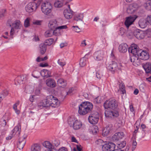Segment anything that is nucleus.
<instances>
[{"instance_id":"3","label":"nucleus","mask_w":151,"mask_h":151,"mask_svg":"<svg viewBox=\"0 0 151 151\" xmlns=\"http://www.w3.org/2000/svg\"><path fill=\"white\" fill-rule=\"evenodd\" d=\"M49 107H55L58 106L60 104V102L58 101V99L53 95H50L48 96V104Z\"/></svg>"},{"instance_id":"16","label":"nucleus","mask_w":151,"mask_h":151,"mask_svg":"<svg viewBox=\"0 0 151 151\" xmlns=\"http://www.w3.org/2000/svg\"><path fill=\"white\" fill-rule=\"evenodd\" d=\"M124 135V133L122 132L115 133L112 137V139L114 142H117L120 140Z\"/></svg>"},{"instance_id":"28","label":"nucleus","mask_w":151,"mask_h":151,"mask_svg":"<svg viewBox=\"0 0 151 151\" xmlns=\"http://www.w3.org/2000/svg\"><path fill=\"white\" fill-rule=\"evenodd\" d=\"M143 67L147 73H151V63H146L143 65Z\"/></svg>"},{"instance_id":"36","label":"nucleus","mask_w":151,"mask_h":151,"mask_svg":"<svg viewBox=\"0 0 151 151\" xmlns=\"http://www.w3.org/2000/svg\"><path fill=\"white\" fill-rule=\"evenodd\" d=\"M9 119L8 117L6 115H4L3 117V120L1 121V125L3 126L6 125V121H8Z\"/></svg>"},{"instance_id":"41","label":"nucleus","mask_w":151,"mask_h":151,"mask_svg":"<svg viewBox=\"0 0 151 151\" xmlns=\"http://www.w3.org/2000/svg\"><path fill=\"white\" fill-rule=\"evenodd\" d=\"M144 6L145 9L147 10L151 9V1H147L144 4Z\"/></svg>"},{"instance_id":"26","label":"nucleus","mask_w":151,"mask_h":151,"mask_svg":"<svg viewBox=\"0 0 151 151\" xmlns=\"http://www.w3.org/2000/svg\"><path fill=\"white\" fill-rule=\"evenodd\" d=\"M57 84L59 86L64 88L67 85V83L66 81L62 78H60L57 81Z\"/></svg>"},{"instance_id":"46","label":"nucleus","mask_w":151,"mask_h":151,"mask_svg":"<svg viewBox=\"0 0 151 151\" xmlns=\"http://www.w3.org/2000/svg\"><path fill=\"white\" fill-rule=\"evenodd\" d=\"M126 145V142L125 141H123L120 144H118V147H119V148H120L121 149V148L124 147Z\"/></svg>"},{"instance_id":"60","label":"nucleus","mask_w":151,"mask_h":151,"mask_svg":"<svg viewBox=\"0 0 151 151\" xmlns=\"http://www.w3.org/2000/svg\"><path fill=\"white\" fill-rule=\"evenodd\" d=\"M71 141L73 142L78 143L77 141L74 136H73L71 137Z\"/></svg>"},{"instance_id":"57","label":"nucleus","mask_w":151,"mask_h":151,"mask_svg":"<svg viewBox=\"0 0 151 151\" xmlns=\"http://www.w3.org/2000/svg\"><path fill=\"white\" fill-rule=\"evenodd\" d=\"M147 19L148 23L151 25V15L147 16Z\"/></svg>"},{"instance_id":"47","label":"nucleus","mask_w":151,"mask_h":151,"mask_svg":"<svg viewBox=\"0 0 151 151\" xmlns=\"http://www.w3.org/2000/svg\"><path fill=\"white\" fill-rule=\"evenodd\" d=\"M92 132L94 134L97 133L99 132V128L97 126L95 125L93 127Z\"/></svg>"},{"instance_id":"5","label":"nucleus","mask_w":151,"mask_h":151,"mask_svg":"<svg viewBox=\"0 0 151 151\" xmlns=\"http://www.w3.org/2000/svg\"><path fill=\"white\" fill-rule=\"evenodd\" d=\"M68 123L70 127H72L75 130H78L82 126L81 122L78 120H74L69 119Z\"/></svg>"},{"instance_id":"19","label":"nucleus","mask_w":151,"mask_h":151,"mask_svg":"<svg viewBox=\"0 0 151 151\" xmlns=\"http://www.w3.org/2000/svg\"><path fill=\"white\" fill-rule=\"evenodd\" d=\"M26 80V77L24 75L19 76L15 80V84L16 85L23 83V81Z\"/></svg>"},{"instance_id":"23","label":"nucleus","mask_w":151,"mask_h":151,"mask_svg":"<svg viewBox=\"0 0 151 151\" xmlns=\"http://www.w3.org/2000/svg\"><path fill=\"white\" fill-rule=\"evenodd\" d=\"M128 48V45L127 44L122 43L119 45V50L120 52L124 53L127 51Z\"/></svg>"},{"instance_id":"42","label":"nucleus","mask_w":151,"mask_h":151,"mask_svg":"<svg viewBox=\"0 0 151 151\" xmlns=\"http://www.w3.org/2000/svg\"><path fill=\"white\" fill-rule=\"evenodd\" d=\"M29 21L30 18H27L25 20L24 25L25 27L27 28L30 25Z\"/></svg>"},{"instance_id":"6","label":"nucleus","mask_w":151,"mask_h":151,"mask_svg":"<svg viewBox=\"0 0 151 151\" xmlns=\"http://www.w3.org/2000/svg\"><path fill=\"white\" fill-rule=\"evenodd\" d=\"M37 7V4L33 2H30L27 5L25 6V9L27 12L30 13L35 11Z\"/></svg>"},{"instance_id":"29","label":"nucleus","mask_w":151,"mask_h":151,"mask_svg":"<svg viewBox=\"0 0 151 151\" xmlns=\"http://www.w3.org/2000/svg\"><path fill=\"white\" fill-rule=\"evenodd\" d=\"M63 0H56L54 3V6L55 8H60L63 6Z\"/></svg>"},{"instance_id":"32","label":"nucleus","mask_w":151,"mask_h":151,"mask_svg":"<svg viewBox=\"0 0 151 151\" xmlns=\"http://www.w3.org/2000/svg\"><path fill=\"white\" fill-rule=\"evenodd\" d=\"M47 101L46 99L43 100L42 102H40L38 104V107L40 109L46 107Z\"/></svg>"},{"instance_id":"59","label":"nucleus","mask_w":151,"mask_h":151,"mask_svg":"<svg viewBox=\"0 0 151 151\" xmlns=\"http://www.w3.org/2000/svg\"><path fill=\"white\" fill-rule=\"evenodd\" d=\"M58 64L62 66H63L65 65V62H62L60 60H58Z\"/></svg>"},{"instance_id":"44","label":"nucleus","mask_w":151,"mask_h":151,"mask_svg":"<svg viewBox=\"0 0 151 151\" xmlns=\"http://www.w3.org/2000/svg\"><path fill=\"white\" fill-rule=\"evenodd\" d=\"M110 131L106 127L102 131V135L103 136H105L107 135L109 133Z\"/></svg>"},{"instance_id":"31","label":"nucleus","mask_w":151,"mask_h":151,"mask_svg":"<svg viewBox=\"0 0 151 151\" xmlns=\"http://www.w3.org/2000/svg\"><path fill=\"white\" fill-rule=\"evenodd\" d=\"M88 120L90 123L91 124H96L98 122L99 119L93 117L89 116Z\"/></svg>"},{"instance_id":"38","label":"nucleus","mask_w":151,"mask_h":151,"mask_svg":"<svg viewBox=\"0 0 151 151\" xmlns=\"http://www.w3.org/2000/svg\"><path fill=\"white\" fill-rule=\"evenodd\" d=\"M41 76L43 77V79H45L47 78V70L43 69L40 72Z\"/></svg>"},{"instance_id":"21","label":"nucleus","mask_w":151,"mask_h":151,"mask_svg":"<svg viewBox=\"0 0 151 151\" xmlns=\"http://www.w3.org/2000/svg\"><path fill=\"white\" fill-rule=\"evenodd\" d=\"M21 126L20 123H19L17 125L15 126L12 131V135L19 136L21 132Z\"/></svg>"},{"instance_id":"8","label":"nucleus","mask_w":151,"mask_h":151,"mask_svg":"<svg viewBox=\"0 0 151 151\" xmlns=\"http://www.w3.org/2000/svg\"><path fill=\"white\" fill-rule=\"evenodd\" d=\"M22 25L21 22L19 20H16L12 24V27L11 28L10 32V35L11 36H12L14 32V29H19L21 28Z\"/></svg>"},{"instance_id":"58","label":"nucleus","mask_w":151,"mask_h":151,"mask_svg":"<svg viewBox=\"0 0 151 151\" xmlns=\"http://www.w3.org/2000/svg\"><path fill=\"white\" fill-rule=\"evenodd\" d=\"M129 107L130 111L133 112L134 115V110L132 104H131L130 105Z\"/></svg>"},{"instance_id":"13","label":"nucleus","mask_w":151,"mask_h":151,"mask_svg":"<svg viewBox=\"0 0 151 151\" xmlns=\"http://www.w3.org/2000/svg\"><path fill=\"white\" fill-rule=\"evenodd\" d=\"M139 50L140 49L137 48V45L135 44H132L131 47L128 48L129 52L132 53L133 55H137Z\"/></svg>"},{"instance_id":"48","label":"nucleus","mask_w":151,"mask_h":151,"mask_svg":"<svg viewBox=\"0 0 151 151\" xmlns=\"http://www.w3.org/2000/svg\"><path fill=\"white\" fill-rule=\"evenodd\" d=\"M40 93V86H39L37 88H36L35 93L36 95H38Z\"/></svg>"},{"instance_id":"24","label":"nucleus","mask_w":151,"mask_h":151,"mask_svg":"<svg viewBox=\"0 0 151 151\" xmlns=\"http://www.w3.org/2000/svg\"><path fill=\"white\" fill-rule=\"evenodd\" d=\"M47 44V42L40 44L39 45L40 50L41 54H44L46 51Z\"/></svg>"},{"instance_id":"30","label":"nucleus","mask_w":151,"mask_h":151,"mask_svg":"<svg viewBox=\"0 0 151 151\" xmlns=\"http://www.w3.org/2000/svg\"><path fill=\"white\" fill-rule=\"evenodd\" d=\"M40 146L38 144H33L31 147V151H40Z\"/></svg>"},{"instance_id":"43","label":"nucleus","mask_w":151,"mask_h":151,"mask_svg":"<svg viewBox=\"0 0 151 151\" xmlns=\"http://www.w3.org/2000/svg\"><path fill=\"white\" fill-rule=\"evenodd\" d=\"M102 100L101 96H98L95 98L93 100L94 102L96 104H99L101 103Z\"/></svg>"},{"instance_id":"22","label":"nucleus","mask_w":151,"mask_h":151,"mask_svg":"<svg viewBox=\"0 0 151 151\" xmlns=\"http://www.w3.org/2000/svg\"><path fill=\"white\" fill-rule=\"evenodd\" d=\"M57 22L55 20L52 19L49 21L48 26L52 30H54L55 29L58 25Z\"/></svg>"},{"instance_id":"10","label":"nucleus","mask_w":151,"mask_h":151,"mask_svg":"<svg viewBox=\"0 0 151 151\" xmlns=\"http://www.w3.org/2000/svg\"><path fill=\"white\" fill-rule=\"evenodd\" d=\"M134 34L137 39L141 40L145 37L146 35V33L142 30L137 29L134 31Z\"/></svg>"},{"instance_id":"7","label":"nucleus","mask_w":151,"mask_h":151,"mask_svg":"<svg viewBox=\"0 0 151 151\" xmlns=\"http://www.w3.org/2000/svg\"><path fill=\"white\" fill-rule=\"evenodd\" d=\"M105 115L106 117L114 118L119 116V113L116 110H106L105 112Z\"/></svg>"},{"instance_id":"33","label":"nucleus","mask_w":151,"mask_h":151,"mask_svg":"<svg viewBox=\"0 0 151 151\" xmlns=\"http://www.w3.org/2000/svg\"><path fill=\"white\" fill-rule=\"evenodd\" d=\"M86 55L84 57L82 58L80 60L79 64L81 67L85 66L87 62V59L86 57Z\"/></svg>"},{"instance_id":"53","label":"nucleus","mask_w":151,"mask_h":151,"mask_svg":"<svg viewBox=\"0 0 151 151\" xmlns=\"http://www.w3.org/2000/svg\"><path fill=\"white\" fill-rule=\"evenodd\" d=\"M67 27L66 25H63L60 26L56 27V29H66L67 28Z\"/></svg>"},{"instance_id":"49","label":"nucleus","mask_w":151,"mask_h":151,"mask_svg":"<svg viewBox=\"0 0 151 151\" xmlns=\"http://www.w3.org/2000/svg\"><path fill=\"white\" fill-rule=\"evenodd\" d=\"M42 22L41 20H36L33 22V24L35 25H41Z\"/></svg>"},{"instance_id":"64","label":"nucleus","mask_w":151,"mask_h":151,"mask_svg":"<svg viewBox=\"0 0 151 151\" xmlns=\"http://www.w3.org/2000/svg\"><path fill=\"white\" fill-rule=\"evenodd\" d=\"M19 104V103L17 102L14 104L13 106V108L14 110L16 109H17V106Z\"/></svg>"},{"instance_id":"2","label":"nucleus","mask_w":151,"mask_h":151,"mask_svg":"<svg viewBox=\"0 0 151 151\" xmlns=\"http://www.w3.org/2000/svg\"><path fill=\"white\" fill-rule=\"evenodd\" d=\"M118 103L114 99H110L105 101L104 106L105 109H116L118 106Z\"/></svg>"},{"instance_id":"45","label":"nucleus","mask_w":151,"mask_h":151,"mask_svg":"<svg viewBox=\"0 0 151 151\" xmlns=\"http://www.w3.org/2000/svg\"><path fill=\"white\" fill-rule=\"evenodd\" d=\"M47 59V57L46 56L43 58H41L40 57H38L36 59V61L37 62H40L41 61H43L46 60Z\"/></svg>"},{"instance_id":"40","label":"nucleus","mask_w":151,"mask_h":151,"mask_svg":"<svg viewBox=\"0 0 151 151\" xmlns=\"http://www.w3.org/2000/svg\"><path fill=\"white\" fill-rule=\"evenodd\" d=\"M89 116L93 117L99 119V113L95 111H92Z\"/></svg>"},{"instance_id":"18","label":"nucleus","mask_w":151,"mask_h":151,"mask_svg":"<svg viewBox=\"0 0 151 151\" xmlns=\"http://www.w3.org/2000/svg\"><path fill=\"white\" fill-rule=\"evenodd\" d=\"M54 10L52 4L49 3L48 5V18H51L54 16Z\"/></svg>"},{"instance_id":"63","label":"nucleus","mask_w":151,"mask_h":151,"mask_svg":"<svg viewBox=\"0 0 151 151\" xmlns=\"http://www.w3.org/2000/svg\"><path fill=\"white\" fill-rule=\"evenodd\" d=\"M86 41V40H84L81 42V46L84 47L86 45V44L85 42Z\"/></svg>"},{"instance_id":"54","label":"nucleus","mask_w":151,"mask_h":151,"mask_svg":"<svg viewBox=\"0 0 151 151\" xmlns=\"http://www.w3.org/2000/svg\"><path fill=\"white\" fill-rule=\"evenodd\" d=\"M8 91L6 90H5L3 91V94L2 96H0V98L1 99L2 98H3L5 96H6L8 95Z\"/></svg>"},{"instance_id":"50","label":"nucleus","mask_w":151,"mask_h":151,"mask_svg":"<svg viewBox=\"0 0 151 151\" xmlns=\"http://www.w3.org/2000/svg\"><path fill=\"white\" fill-rule=\"evenodd\" d=\"M96 76L99 79H101L102 76V74L101 72L100 71H97L96 73Z\"/></svg>"},{"instance_id":"12","label":"nucleus","mask_w":151,"mask_h":151,"mask_svg":"<svg viewBox=\"0 0 151 151\" xmlns=\"http://www.w3.org/2000/svg\"><path fill=\"white\" fill-rule=\"evenodd\" d=\"M26 135H23L19 138L17 144V147L19 150L22 149L24 147L26 142Z\"/></svg>"},{"instance_id":"11","label":"nucleus","mask_w":151,"mask_h":151,"mask_svg":"<svg viewBox=\"0 0 151 151\" xmlns=\"http://www.w3.org/2000/svg\"><path fill=\"white\" fill-rule=\"evenodd\" d=\"M104 52L103 50H99L96 51L94 53V58L96 60H101L104 58Z\"/></svg>"},{"instance_id":"17","label":"nucleus","mask_w":151,"mask_h":151,"mask_svg":"<svg viewBox=\"0 0 151 151\" xmlns=\"http://www.w3.org/2000/svg\"><path fill=\"white\" fill-rule=\"evenodd\" d=\"M137 18L132 16H130L126 18L124 24L127 28H128L130 25L132 24Z\"/></svg>"},{"instance_id":"55","label":"nucleus","mask_w":151,"mask_h":151,"mask_svg":"<svg viewBox=\"0 0 151 151\" xmlns=\"http://www.w3.org/2000/svg\"><path fill=\"white\" fill-rule=\"evenodd\" d=\"M125 32V30L123 28H121L120 29L119 34L121 36L123 35Z\"/></svg>"},{"instance_id":"4","label":"nucleus","mask_w":151,"mask_h":151,"mask_svg":"<svg viewBox=\"0 0 151 151\" xmlns=\"http://www.w3.org/2000/svg\"><path fill=\"white\" fill-rule=\"evenodd\" d=\"M97 144L99 145H101V143H104L103 140L102 139H99L97 140ZM102 146V150L103 151H111V150H113L114 147H115V145L112 142H109L107 144L103 145Z\"/></svg>"},{"instance_id":"51","label":"nucleus","mask_w":151,"mask_h":151,"mask_svg":"<svg viewBox=\"0 0 151 151\" xmlns=\"http://www.w3.org/2000/svg\"><path fill=\"white\" fill-rule=\"evenodd\" d=\"M54 40L53 38H50L48 39V45H51L53 42Z\"/></svg>"},{"instance_id":"14","label":"nucleus","mask_w":151,"mask_h":151,"mask_svg":"<svg viewBox=\"0 0 151 151\" xmlns=\"http://www.w3.org/2000/svg\"><path fill=\"white\" fill-rule=\"evenodd\" d=\"M140 59L137 55H133L130 58V60L132 63L133 65L135 66L140 64Z\"/></svg>"},{"instance_id":"1","label":"nucleus","mask_w":151,"mask_h":151,"mask_svg":"<svg viewBox=\"0 0 151 151\" xmlns=\"http://www.w3.org/2000/svg\"><path fill=\"white\" fill-rule=\"evenodd\" d=\"M93 108L92 104L89 102L82 103L79 106L78 113L81 115H84L90 113Z\"/></svg>"},{"instance_id":"27","label":"nucleus","mask_w":151,"mask_h":151,"mask_svg":"<svg viewBox=\"0 0 151 151\" xmlns=\"http://www.w3.org/2000/svg\"><path fill=\"white\" fill-rule=\"evenodd\" d=\"M56 86V82L55 80L52 78H48V86L51 88H54Z\"/></svg>"},{"instance_id":"34","label":"nucleus","mask_w":151,"mask_h":151,"mask_svg":"<svg viewBox=\"0 0 151 151\" xmlns=\"http://www.w3.org/2000/svg\"><path fill=\"white\" fill-rule=\"evenodd\" d=\"M41 9L42 12L45 14H47V6L45 2L43 3L41 5Z\"/></svg>"},{"instance_id":"35","label":"nucleus","mask_w":151,"mask_h":151,"mask_svg":"<svg viewBox=\"0 0 151 151\" xmlns=\"http://www.w3.org/2000/svg\"><path fill=\"white\" fill-rule=\"evenodd\" d=\"M135 11V9L132 5L129 6L127 9V12L129 14L134 13Z\"/></svg>"},{"instance_id":"20","label":"nucleus","mask_w":151,"mask_h":151,"mask_svg":"<svg viewBox=\"0 0 151 151\" xmlns=\"http://www.w3.org/2000/svg\"><path fill=\"white\" fill-rule=\"evenodd\" d=\"M73 11L71 10L65 9L63 12L65 17L67 19H71L73 16Z\"/></svg>"},{"instance_id":"15","label":"nucleus","mask_w":151,"mask_h":151,"mask_svg":"<svg viewBox=\"0 0 151 151\" xmlns=\"http://www.w3.org/2000/svg\"><path fill=\"white\" fill-rule=\"evenodd\" d=\"M107 68L109 70L114 73L116 70L119 69L118 68L117 63L114 61H112L108 66Z\"/></svg>"},{"instance_id":"39","label":"nucleus","mask_w":151,"mask_h":151,"mask_svg":"<svg viewBox=\"0 0 151 151\" xmlns=\"http://www.w3.org/2000/svg\"><path fill=\"white\" fill-rule=\"evenodd\" d=\"M54 146L50 142L48 141V151H56Z\"/></svg>"},{"instance_id":"52","label":"nucleus","mask_w":151,"mask_h":151,"mask_svg":"<svg viewBox=\"0 0 151 151\" xmlns=\"http://www.w3.org/2000/svg\"><path fill=\"white\" fill-rule=\"evenodd\" d=\"M73 30L76 32H80V29L78 26H73Z\"/></svg>"},{"instance_id":"61","label":"nucleus","mask_w":151,"mask_h":151,"mask_svg":"<svg viewBox=\"0 0 151 151\" xmlns=\"http://www.w3.org/2000/svg\"><path fill=\"white\" fill-rule=\"evenodd\" d=\"M119 88L120 89L125 88V86L123 83L122 82L119 84Z\"/></svg>"},{"instance_id":"9","label":"nucleus","mask_w":151,"mask_h":151,"mask_svg":"<svg viewBox=\"0 0 151 151\" xmlns=\"http://www.w3.org/2000/svg\"><path fill=\"white\" fill-rule=\"evenodd\" d=\"M137 56L141 59L146 60L149 58V54L145 50L140 49L138 52Z\"/></svg>"},{"instance_id":"25","label":"nucleus","mask_w":151,"mask_h":151,"mask_svg":"<svg viewBox=\"0 0 151 151\" xmlns=\"http://www.w3.org/2000/svg\"><path fill=\"white\" fill-rule=\"evenodd\" d=\"M148 22L147 19H140L139 21V25L141 28H144L147 25Z\"/></svg>"},{"instance_id":"62","label":"nucleus","mask_w":151,"mask_h":151,"mask_svg":"<svg viewBox=\"0 0 151 151\" xmlns=\"http://www.w3.org/2000/svg\"><path fill=\"white\" fill-rule=\"evenodd\" d=\"M76 147L78 151H82V149L81 148V145H76Z\"/></svg>"},{"instance_id":"37","label":"nucleus","mask_w":151,"mask_h":151,"mask_svg":"<svg viewBox=\"0 0 151 151\" xmlns=\"http://www.w3.org/2000/svg\"><path fill=\"white\" fill-rule=\"evenodd\" d=\"M83 17V14H79L75 15L74 19L77 21H82Z\"/></svg>"},{"instance_id":"56","label":"nucleus","mask_w":151,"mask_h":151,"mask_svg":"<svg viewBox=\"0 0 151 151\" xmlns=\"http://www.w3.org/2000/svg\"><path fill=\"white\" fill-rule=\"evenodd\" d=\"M110 131L113 129V125L111 124H109L106 127Z\"/></svg>"}]
</instances>
